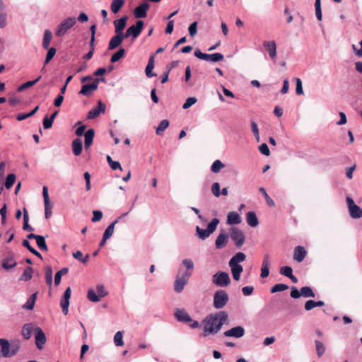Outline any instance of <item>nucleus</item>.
<instances>
[{
	"label": "nucleus",
	"mask_w": 362,
	"mask_h": 362,
	"mask_svg": "<svg viewBox=\"0 0 362 362\" xmlns=\"http://www.w3.org/2000/svg\"><path fill=\"white\" fill-rule=\"evenodd\" d=\"M83 151V143L81 139H75L72 142V151L73 153L78 156L81 154Z\"/></svg>",
	"instance_id": "c756f323"
},
{
	"label": "nucleus",
	"mask_w": 362,
	"mask_h": 362,
	"mask_svg": "<svg viewBox=\"0 0 362 362\" xmlns=\"http://www.w3.org/2000/svg\"><path fill=\"white\" fill-rule=\"evenodd\" d=\"M29 215L27 209L25 208L23 209V229L25 231H33V228L29 225Z\"/></svg>",
	"instance_id": "f704fd0d"
},
{
	"label": "nucleus",
	"mask_w": 362,
	"mask_h": 362,
	"mask_svg": "<svg viewBox=\"0 0 362 362\" xmlns=\"http://www.w3.org/2000/svg\"><path fill=\"white\" fill-rule=\"evenodd\" d=\"M269 267L270 261L269 255L266 254L264 255L263 261L262 263L260 276L262 279H265L269 275Z\"/></svg>",
	"instance_id": "5701e85b"
},
{
	"label": "nucleus",
	"mask_w": 362,
	"mask_h": 362,
	"mask_svg": "<svg viewBox=\"0 0 362 362\" xmlns=\"http://www.w3.org/2000/svg\"><path fill=\"white\" fill-rule=\"evenodd\" d=\"M57 49L55 47H52L47 49V64H48L56 54Z\"/></svg>",
	"instance_id": "774afa93"
},
{
	"label": "nucleus",
	"mask_w": 362,
	"mask_h": 362,
	"mask_svg": "<svg viewBox=\"0 0 362 362\" xmlns=\"http://www.w3.org/2000/svg\"><path fill=\"white\" fill-rule=\"evenodd\" d=\"M194 55L199 59L210 62L211 54L203 53L199 49L194 51Z\"/></svg>",
	"instance_id": "49530a36"
},
{
	"label": "nucleus",
	"mask_w": 362,
	"mask_h": 362,
	"mask_svg": "<svg viewBox=\"0 0 362 362\" xmlns=\"http://www.w3.org/2000/svg\"><path fill=\"white\" fill-rule=\"evenodd\" d=\"M76 23L75 17H68L61 21L55 30V35L58 37L64 36L68 31Z\"/></svg>",
	"instance_id": "39448f33"
},
{
	"label": "nucleus",
	"mask_w": 362,
	"mask_h": 362,
	"mask_svg": "<svg viewBox=\"0 0 362 362\" xmlns=\"http://www.w3.org/2000/svg\"><path fill=\"white\" fill-rule=\"evenodd\" d=\"M144 27V22L139 19L136 21V23L130 25L125 32L124 36L126 38L132 37V40L137 38L141 33Z\"/></svg>",
	"instance_id": "0eeeda50"
},
{
	"label": "nucleus",
	"mask_w": 362,
	"mask_h": 362,
	"mask_svg": "<svg viewBox=\"0 0 362 362\" xmlns=\"http://www.w3.org/2000/svg\"><path fill=\"white\" fill-rule=\"evenodd\" d=\"M245 334V329L243 326L238 325L228 329L223 332V336L226 337H233L239 339L243 337Z\"/></svg>",
	"instance_id": "9b49d317"
},
{
	"label": "nucleus",
	"mask_w": 362,
	"mask_h": 362,
	"mask_svg": "<svg viewBox=\"0 0 362 362\" xmlns=\"http://www.w3.org/2000/svg\"><path fill=\"white\" fill-rule=\"evenodd\" d=\"M170 122L168 119L162 120L158 127L156 128V133L157 135L161 136L163 134V132L169 127Z\"/></svg>",
	"instance_id": "58836bf2"
},
{
	"label": "nucleus",
	"mask_w": 362,
	"mask_h": 362,
	"mask_svg": "<svg viewBox=\"0 0 362 362\" xmlns=\"http://www.w3.org/2000/svg\"><path fill=\"white\" fill-rule=\"evenodd\" d=\"M251 129H252V132L255 137L256 141L257 142H259L260 137H259V128H258L257 124L254 121L251 122Z\"/></svg>",
	"instance_id": "864d4df0"
},
{
	"label": "nucleus",
	"mask_w": 362,
	"mask_h": 362,
	"mask_svg": "<svg viewBox=\"0 0 362 362\" xmlns=\"http://www.w3.org/2000/svg\"><path fill=\"white\" fill-rule=\"evenodd\" d=\"M96 292L100 298L108 295V292L105 289V287L103 284H98L96 286Z\"/></svg>",
	"instance_id": "bf43d9fd"
},
{
	"label": "nucleus",
	"mask_w": 362,
	"mask_h": 362,
	"mask_svg": "<svg viewBox=\"0 0 362 362\" xmlns=\"http://www.w3.org/2000/svg\"><path fill=\"white\" fill-rule=\"evenodd\" d=\"M103 218V212L100 210H94L91 221L93 223L100 221Z\"/></svg>",
	"instance_id": "0e129e2a"
},
{
	"label": "nucleus",
	"mask_w": 362,
	"mask_h": 362,
	"mask_svg": "<svg viewBox=\"0 0 362 362\" xmlns=\"http://www.w3.org/2000/svg\"><path fill=\"white\" fill-rule=\"evenodd\" d=\"M114 342L117 346H122L124 345L123 341V332L122 331H118L114 336Z\"/></svg>",
	"instance_id": "3c124183"
},
{
	"label": "nucleus",
	"mask_w": 362,
	"mask_h": 362,
	"mask_svg": "<svg viewBox=\"0 0 362 362\" xmlns=\"http://www.w3.org/2000/svg\"><path fill=\"white\" fill-rule=\"evenodd\" d=\"M33 269L30 267H26L20 277V280L28 281L32 278Z\"/></svg>",
	"instance_id": "a18cd8bd"
},
{
	"label": "nucleus",
	"mask_w": 362,
	"mask_h": 362,
	"mask_svg": "<svg viewBox=\"0 0 362 362\" xmlns=\"http://www.w3.org/2000/svg\"><path fill=\"white\" fill-rule=\"evenodd\" d=\"M150 5L147 2L139 4L133 11V14L136 18H144L147 16V12Z\"/></svg>",
	"instance_id": "4468645a"
},
{
	"label": "nucleus",
	"mask_w": 362,
	"mask_h": 362,
	"mask_svg": "<svg viewBox=\"0 0 362 362\" xmlns=\"http://www.w3.org/2000/svg\"><path fill=\"white\" fill-rule=\"evenodd\" d=\"M97 89L98 87L93 81L91 83L83 84L78 94L89 97Z\"/></svg>",
	"instance_id": "6ab92c4d"
},
{
	"label": "nucleus",
	"mask_w": 362,
	"mask_h": 362,
	"mask_svg": "<svg viewBox=\"0 0 362 362\" xmlns=\"http://www.w3.org/2000/svg\"><path fill=\"white\" fill-rule=\"evenodd\" d=\"M16 264L17 263L14 260L13 257L12 256L6 257L4 258L1 261L2 267L7 271L14 268L16 266Z\"/></svg>",
	"instance_id": "c85d7f7f"
},
{
	"label": "nucleus",
	"mask_w": 362,
	"mask_h": 362,
	"mask_svg": "<svg viewBox=\"0 0 362 362\" xmlns=\"http://www.w3.org/2000/svg\"><path fill=\"white\" fill-rule=\"evenodd\" d=\"M33 331H35L36 346L39 349H42V344H45V333L40 327H35L33 323L25 324L22 329V334L25 339H29Z\"/></svg>",
	"instance_id": "f03ea898"
},
{
	"label": "nucleus",
	"mask_w": 362,
	"mask_h": 362,
	"mask_svg": "<svg viewBox=\"0 0 362 362\" xmlns=\"http://www.w3.org/2000/svg\"><path fill=\"white\" fill-rule=\"evenodd\" d=\"M197 25L198 22L194 21L188 27L189 34L191 37H194L197 33Z\"/></svg>",
	"instance_id": "6e6d98bb"
},
{
	"label": "nucleus",
	"mask_w": 362,
	"mask_h": 362,
	"mask_svg": "<svg viewBox=\"0 0 362 362\" xmlns=\"http://www.w3.org/2000/svg\"><path fill=\"white\" fill-rule=\"evenodd\" d=\"M301 296L304 298H314L315 296L313 290L310 286H303L300 288Z\"/></svg>",
	"instance_id": "ea45409f"
},
{
	"label": "nucleus",
	"mask_w": 362,
	"mask_h": 362,
	"mask_svg": "<svg viewBox=\"0 0 362 362\" xmlns=\"http://www.w3.org/2000/svg\"><path fill=\"white\" fill-rule=\"evenodd\" d=\"M16 180V176L14 173L8 174L5 180L4 186L6 189H10L14 185Z\"/></svg>",
	"instance_id": "4c0bfd02"
},
{
	"label": "nucleus",
	"mask_w": 362,
	"mask_h": 362,
	"mask_svg": "<svg viewBox=\"0 0 362 362\" xmlns=\"http://www.w3.org/2000/svg\"><path fill=\"white\" fill-rule=\"evenodd\" d=\"M73 257L83 264H87L90 258V255L88 254L84 257L82 252L80 250H77L76 252H73Z\"/></svg>",
	"instance_id": "c9c22d12"
},
{
	"label": "nucleus",
	"mask_w": 362,
	"mask_h": 362,
	"mask_svg": "<svg viewBox=\"0 0 362 362\" xmlns=\"http://www.w3.org/2000/svg\"><path fill=\"white\" fill-rule=\"evenodd\" d=\"M315 344L317 356L320 358L325 352V346L323 343L319 340H315Z\"/></svg>",
	"instance_id": "8fccbe9b"
},
{
	"label": "nucleus",
	"mask_w": 362,
	"mask_h": 362,
	"mask_svg": "<svg viewBox=\"0 0 362 362\" xmlns=\"http://www.w3.org/2000/svg\"><path fill=\"white\" fill-rule=\"evenodd\" d=\"M224 167L225 165L220 160H216L211 166V171L214 173H218Z\"/></svg>",
	"instance_id": "c03bdc74"
},
{
	"label": "nucleus",
	"mask_w": 362,
	"mask_h": 362,
	"mask_svg": "<svg viewBox=\"0 0 362 362\" xmlns=\"http://www.w3.org/2000/svg\"><path fill=\"white\" fill-rule=\"evenodd\" d=\"M315 7L316 18L318 21H322V18L320 0H315Z\"/></svg>",
	"instance_id": "603ef678"
},
{
	"label": "nucleus",
	"mask_w": 362,
	"mask_h": 362,
	"mask_svg": "<svg viewBox=\"0 0 362 362\" xmlns=\"http://www.w3.org/2000/svg\"><path fill=\"white\" fill-rule=\"evenodd\" d=\"M259 191L264 196L265 201L268 206L273 207L275 206V203L274 200L269 197L268 193L267 192L266 189L264 187H260L259 189Z\"/></svg>",
	"instance_id": "de8ad7c7"
},
{
	"label": "nucleus",
	"mask_w": 362,
	"mask_h": 362,
	"mask_svg": "<svg viewBox=\"0 0 362 362\" xmlns=\"http://www.w3.org/2000/svg\"><path fill=\"white\" fill-rule=\"evenodd\" d=\"M349 216L354 219H358L362 217V209L358 206L354 201V199L347 197L346 199Z\"/></svg>",
	"instance_id": "9d476101"
},
{
	"label": "nucleus",
	"mask_w": 362,
	"mask_h": 362,
	"mask_svg": "<svg viewBox=\"0 0 362 362\" xmlns=\"http://www.w3.org/2000/svg\"><path fill=\"white\" fill-rule=\"evenodd\" d=\"M229 301V296L226 291L218 290L214 294L213 306L216 309L223 308Z\"/></svg>",
	"instance_id": "423d86ee"
},
{
	"label": "nucleus",
	"mask_w": 362,
	"mask_h": 362,
	"mask_svg": "<svg viewBox=\"0 0 362 362\" xmlns=\"http://www.w3.org/2000/svg\"><path fill=\"white\" fill-rule=\"evenodd\" d=\"M84 147L88 150L93 144L95 137V130L93 128L88 129L85 133Z\"/></svg>",
	"instance_id": "393cba45"
},
{
	"label": "nucleus",
	"mask_w": 362,
	"mask_h": 362,
	"mask_svg": "<svg viewBox=\"0 0 362 362\" xmlns=\"http://www.w3.org/2000/svg\"><path fill=\"white\" fill-rule=\"evenodd\" d=\"M182 265L186 267V271L184 273H188L190 277L192 274L194 269V262L191 259H185L182 262Z\"/></svg>",
	"instance_id": "72a5a7b5"
},
{
	"label": "nucleus",
	"mask_w": 362,
	"mask_h": 362,
	"mask_svg": "<svg viewBox=\"0 0 362 362\" xmlns=\"http://www.w3.org/2000/svg\"><path fill=\"white\" fill-rule=\"evenodd\" d=\"M106 109V105L101 100L98 102V105L96 107H93L90 110L87 115V118L88 119H93L98 117L100 113H105Z\"/></svg>",
	"instance_id": "2eb2a0df"
},
{
	"label": "nucleus",
	"mask_w": 362,
	"mask_h": 362,
	"mask_svg": "<svg viewBox=\"0 0 362 362\" xmlns=\"http://www.w3.org/2000/svg\"><path fill=\"white\" fill-rule=\"evenodd\" d=\"M223 58H224V56L221 53H219V52L213 53V54H211L210 62H218L222 61L223 59Z\"/></svg>",
	"instance_id": "338daca9"
},
{
	"label": "nucleus",
	"mask_w": 362,
	"mask_h": 362,
	"mask_svg": "<svg viewBox=\"0 0 362 362\" xmlns=\"http://www.w3.org/2000/svg\"><path fill=\"white\" fill-rule=\"evenodd\" d=\"M41 78V76H40L39 77H37V78H35V80H33V81H28L24 83H23L22 85H21L20 86H18V88H17V90L18 92H21V91H23L24 90L28 88H30L31 86H33L34 84H35Z\"/></svg>",
	"instance_id": "79ce46f5"
},
{
	"label": "nucleus",
	"mask_w": 362,
	"mask_h": 362,
	"mask_svg": "<svg viewBox=\"0 0 362 362\" xmlns=\"http://www.w3.org/2000/svg\"><path fill=\"white\" fill-rule=\"evenodd\" d=\"M128 21V16L124 15L122 16L120 18L117 19L114 21L115 25V33L124 35V30L127 25V23Z\"/></svg>",
	"instance_id": "dca6fc26"
},
{
	"label": "nucleus",
	"mask_w": 362,
	"mask_h": 362,
	"mask_svg": "<svg viewBox=\"0 0 362 362\" xmlns=\"http://www.w3.org/2000/svg\"><path fill=\"white\" fill-rule=\"evenodd\" d=\"M230 234L232 240L234 242L236 247L240 248L245 240L244 233L237 227H231L230 228Z\"/></svg>",
	"instance_id": "1a4fd4ad"
},
{
	"label": "nucleus",
	"mask_w": 362,
	"mask_h": 362,
	"mask_svg": "<svg viewBox=\"0 0 362 362\" xmlns=\"http://www.w3.org/2000/svg\"><path fill=\"white\" fill-rule=\"evenodd\" d=\"M285 309L288 310L290 315H298L300 314V309L293 301H287Z\"/></svg>",
	"instance_id": "cd10ccee"
},
{
	"label": "nucleus",
	"mask_w": 362,
	"mask_h": 362,
	"mask_svg": "<svg viewBox=\"0 0 362 362\" xmlns=\"http://www.w3.org/2000/svg\"><path fill=\"white\" fill-rule=\"evenodd\" d=\"M126 38L124 35L117 34L116 33L115 36H113L108 44V49L113 50L118 47L123 40Z\"/></svg>",
	"instance_id": "4be33fe9"
},
{
	"label": "nucleus",
	"mask_w": 362,
	"mask_h": 362,
	"mask_svg": "<svg viewBox=\"0 0 362 362\" xmlns=\"http://www.w3.org/2000/svg\"><path fill=\"white\" fill-rule=\"evenodd\" d=\"M174 315L180 322L189 323L192 321V318L185 309H176Z\"/></svg>",
	"instance_id": "a211bd4d"
},
{
	"label": "nucleus",
	"mask_w": 362,
	"mask_h": 362,
	"mask_svg": "<svg viewBox=\"0 0 362 362\" xmlns=\"http://www.w3.org/2000/svg\"><path fill=\"white\" fill-rule=\"evenodd\" d=\"M71 296V289L70 287H67L64 291L61 300H60V306L62 309V313L64 315H66L69 312V300Z\"/></svg>",
	"instance_id": "f8f14e48"
},
{
	"label": "nucleus",
	"mask_w": 362,
	"mask_h": 362,
	"mask_svg": "<svg viewBox=\"0 0 362 362\" xmlns=\"http://www.w3.org/2000/svg\"><path fill=\"white\" fill-rule=\"evenodd\" d=\"M76 125H79L78 128L75 131V134L78 136H81L83 135H85V130L86 129V124H81V122L78 121Z\"/></svg>",
	"instance_id": "5fc2aeb1"
},
{
	"label": "nucleus",
	"mask_w": 362,
	"mask_h": 362,
	"mask_svg": "<svg viewBox=\"0 0 362 362\" xmlns=\"http://www.w3.org/2000/svg\"><path fill=\"white\" fill-rule=\"evenodd\" d=\"M69 272L68 267H63L60 270H59L54 275V285L56 286H59L61 283L62 276L63 275L66 274Z\"/></svg>",
	"instance_id": "473e14b6"
},
{
	"label": "nucleus",
	"mask_w": 362,
	"mask_h": 362,
	"mask_svg": "<svg viewBox=\"0 0 362 362\" xmlns=\"http://www.w3.org/2000/svg\"><path fill=\"white\" fill-rule=\"evenodd\" d=\"M246 221L252 228L259 225V220L255 211H249L246 214Z\"/></svg>",
	"instance_id": "bb28decb"
},
{
	"label": "nucleus",
	"mask_w": 362,
	"mask_h": 362,
	"mask_svg": "<svg viewBox=\"0 0 362 362\" xmlns=\"http://www.w3.org/2000/svg\"><path fill=\"white\" fill-rule=\"evenodd\" d=\"M125 4V0H113L110 4L111 11L114 14L119 12Z\"/></svg>",
	"instance_id": "2f4dec72"
},
{
	"label": "nucleus",
	"mask_w": 362,
	"mask_h": 362,
	"mask_svg": "<svg viewBox=\"0 0 362 362\" xmlns=\"http://www.w3.org/2000/svg\"><path fill=\"white\" fill-rule=\"evenodd\" d=\"M263 47L269 52V55L272 59H274L276 57V44L274 40L264 41Z\"/></svg>",
	"instance_id": "b1692460"
},
{
	"label": "nucleus",
	"mask_w": 362,
	"mask_h": 362,
	"mask_svg": "<svg viewBox=\"0 0 362 362\" xmlns=\"http://www.w3.org/2000/svg\"><path fill=\"white\" fill-rule=\"evenodd\" d=\"M296 80V93L300 95L303 94L302 81L299 78H295Z\"/></svg>",
	"instance_id": "052dcab7"
},
{
	"label": "nucleus",
	"mask_w": 362,
	"mask_h": 362,
	"mask_svg": "<svg viewBox=\"0 0 362 362\" xmlns=\"http://www.w3.org/2000/svg\"><path fill=\"white\" fill-rule=\"evenodd\" d=\"M126 55V50L123 47H119L117 52H115L110 58V62L114 64L119 62L120 59L124 58Z\"/></svg>",
	"instance_id": "7c9ffc66"
},
{
	"label": "nucleus",
	"mask_w": 362,
	"mask_h": 362,
	"mask_svg": "<svg viewBox=\"0 0 362 362\" xmlns=\"http://www.w3.org/2000/svg\"><path fill=\"white\" fill-rule=\"evenodd\" d=\"M307 255V251L304 247L298 245L294 248L293 259L297 262H302Z\"/></svg>",
	"instance_id": "412c9836"
},
{
	"label": "nucleus",
	"mask_w": 362,
	"mask_h": 362,
	"mask_svg": "<svg viewBox=\"0 0 362 362\" xmlns=\"http://www.w3.org/2000/svg\"><path fill=\"white\" fill-rule=\"evenodd\" d=\"M246 259V255L243 252H238L229 260L228 265L230 268L233 279L238 281L240 279L243 267L240 264Z\"/></svg>",
	"instance_id": "7ed1b4c3"
},
{
	"label": "nucleus",
	"mask_w": 362,
	"mask_h": 362,
	"mask_svg": "<svg viewBox=\"0 0 362 362\" xmlns=\"http://www.w3.org/2000/svg\"><path fill=\"white\" fill-rule=\"evenodd\" d=\"M228 319L226 311H219L214 314L208 315L202 322L204 325L202 337L218 333Z\"/></svg>",
	"instance_id": "f257e3e1"
},
{
	"label": "nucleus",
	"mask_w": 362,
	"mask_h": 362,
	"mask_svg": "<svg viewBox=\"0 0 362 362\" xmlns=\"http://www.w3.org/2000/svg\"><path fill=\"white\" fill-rule=\"evenodd\" d=\"M36 297L37 293H33L27 300L26 303L22 306V308L25 310H32L34 308Z\"/></svg>",
	"instance_id": "e433bc0d"
},
{
	"label": "nucleus",
	"mask_w": 362,
	"mask_h": 362,
	"mask_svg": "<svg viewBox=\"0 0 362 362\" xmlns=\"http://www.w3.org/2000/svg\"><path fill=\"white\" fill-rule=\"evenodd\" d=\"M242 221L240 214L236 211H230L227 215V223L228 225H238Z\"/></svg>",
	"instance_id": "a878e982"
},
{
	"label": "nucleus",
	"mask_w": 362,
	"mask_h": 362,
	"mask_svg": "<svg viewBox=\"0 0 362 362\" xmlns=\"http://www.w3.org/2000/svg\"><path fill=\"white\" fill-rule=\"evenodd\" d=\"M220 188V184L218 182H214L211 186L212 194L216 197H219L221 195Z\"/></svg>",
	"instance_id": "69168bd1"
},
{
	"label": "nucleus",
	"mask_w": 362,
	"mask_h": 362,
	"mask_svg": "<svg viewBox=\"0 0 362 362\" xmlns=\"http://www.w3.org/2000/svg\"><path fill=\"white\" fill-rule=\"evenodd\" d=\"M288 286L287 284H276L275 285H274L271 289H270V292L272 293H277V292H282V291H284L286 290H287L288 288Z\"/></svg>",
	"instance_id": "37998d69"
},
{
	"label": "nucleus",
	"mask_w": 362,
	"mask_h": 362,
	"mask_svg": "<svg viewBox=\"0 0 362 362\" xmlns=\"http://www.w3.org/2000/svg\"><path fill=\"white\" fill-rule=\"evenodd\" d=\"M189 278L188 273H183L181 277L177 276L174 283V291L177 293H181Z\"/></svg>",
	"instance_id": "ddd939ff"
},
{
	"label": "nucleus",
	"mask_w": 362,
	"mask_h": 362,
	"mask_svg": "<svg viewBox=\"0 0 362 362\" xmlns=\"http://www.w3.org/2000/svg\"><path fill=\"white\" fill-rule=\"evenodd\" d=\"M228 235L223 230L217 236L215 240V246L216 249H223L226 247L228 242Z\"/></svg>",
	"instance_id": "aec40b11"
},
{
	"label": "nucleus",
	"mask_w": 362,
	"mask_h": 362,
	"mask_svg": "<svg viewBox=\"0 0 362 362\" xmlns=\"http://www.w3.org/2000/svg\"><path fill=\"white\" fill-rule=\"evenodd\" d=\"M36 240V243L38 246V247L41 250H45V237L42 235H38Z\"/></svg>",
	"instance_id": "680f3d73"
},
{
	"label": "nucleus",
	"mask_w": 362,
	"mask_h": 362,
	"mask_svg": "<svg viewBox=\"0 0 362 362\" xmlns=\"http://www.w3.org/2000/svg\"><path fill=\"white\" fill-rule=\"evenodd\" d=\"M220 221L218 218H214L207 225L206 228L203 229L199 226L196 227V235L202 240L209 238L217 228Z\"/></svg>",
	"instance_id": "20e7f679"
},
{
	"label": "nucleus",
	"mask_w": 362,
	"mask_h": 362,
	"mask_svg": "<svg viewBox=\"0 0 362 362\" xmlns=\"http://www.w3.org/2000/svg\"><path fill=\"white\" fill-rule=\"evenodd\" d=\"M197 101V99L195 97H189L187 98L185 102L182 105V108L185 110H187L191 106H192L194 104H195Z\"/></svg>",
	"instance_id": "13d9d810"
},
{
	"label": "nucleus",
	"mask_w": 362,
	"mask_h": 362,
	"mask_svg": "<svg viewBox=\"0 0 362 362\" xmlns=\"http://www.w3.org/2000/svg\"><path fill=\"white\" fill-rule=\"evenodd\" d=\"M258 149L259 152L264 156H269L270 155L269 146L266 143H263L259 145Z\"/></svg>",
	"instance_id": "e2e57ef3"
},
{
	"label": "nucleus",
	"mask_w": 362,
	"mask_h": 362,
	"mask_svg": "<svg viewBox=\"0 0 362 362\" xmlns=\"http://www.w3.org/2000/svg\"><path fill=\"white\" fill-rule=\"evenodd\" d=\"M0 357L11 358V343L6 339L0 338Z\"/></svg>",
	"instance_id": "f3484780"
},
{
	"label": "nucleus",
	"mask_w": 362,
	"mask_h": 362,
	"mask_svg": "<svg viewBox=\"0 0 362 362\" xmlns=\"http://www.w3.org/2000/svg\"><path fill=\"white\" fill-rule=\"evenodd\" d=\"M87 298L90 301L93 303H97L100 300V296L96 293V291L92 288L88 291Z\"/></svg>",
	"instance_id": "09e8293b"
},
{
	"label": "nucleus",
	"mask_w": 362,
	"mask_h": 362,
	"mask_svg": "<svg viewBox=\"0 0 362 362\" xmlns=\"http://www.w3.org/2000/svg\"><path fill=\"white\" fill-rule=\"evenodd\" d=\"M293 269L290 266H283L279 270V273L287 278L290 276V274H293Z\"/></svg>",
	"instance_id": "4d7b16f0"
},
{
	"label": "nucleus",
	"mask_w": 362,
	"mask_h": 362,
	"mask_svg": "<svg viewBox=\"0 0 362 362\" xmlns=\"http://www.w3.org/2000/svg\"><path fill=\"white\" fill-rule=\"evenodd\" d=\"M212 282L217 286L226 287L230 283V276L226 272L218 271L213 275Z\"/></svg>",
	"instance_id": "6e6552de"
},
{
	"label": "nucleus",
	"mask_w": 362,
	"mask_h": 362,
	"mask_svg": "<svg viewBox=\"0 0 362 362\" xmlns=\"http://www.w3.org/2000/svg\"><path fill=\"white\" fill-rule=\"evenodd\" d=\"M118 223V220H115L114 221H112L107 228L104 231V233H103V236H105V238H110L111 236L112 235L113 233H114V230H115V226L116 225V223Z\"/></svg>",
	"instance_id": "a19ab883"
}]
</instances>
